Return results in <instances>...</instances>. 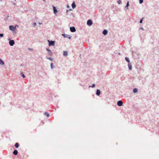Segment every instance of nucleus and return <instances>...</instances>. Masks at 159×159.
Segmentation results:
<instances>
[{
    "label": "nucleus",
    "mask_w": 159,
    "mask_h": 159,
    "mask_svg": "<svg viewBox=\"0 0 159 159\" xmlns=\"http://www.w3.org/2000/svg\"><path fill=\"white\" fill-rule=\"evenodd\" d=\"M100 94V92L99 89H97V92L96 93V94L97 95L99 96Z\"/></svg>",
    "instance_id": "11"
},
{
    "label": "nucleus",
    "mask_w": 159,
    "mask_h": 159,
    "mask_svg": "<svg viewBox=\"0 0 159 159\" xmlns=\"http://www.w3.org/2000/svg\"><path fill=\"white\" fill-rule=\"evenodd\" d=\"M0 64L3 65L4 64V62L0 59Z\"/></svg>",
    "instance_id": "18"
},
{
    "label": "nucleus",
    "mask_w": 159,
    "mask_h": 159,
    "mask_svg": "<svg viewBox=\"0 0 159 159\" xmlns=\"http://www.w3.org/2000/svg\"><path fill=\"white\" fill-rule=\"evenodd\" d=\"M95 86V84H93V85H92V86L91 87H92L93 88V87H94Z\"/></svg>",
    "instance_id": "31"
},
{
    "label": "nucleus",
    "mask_w": 159,
    "mask_h": 159,
    "mask_svg": "<svg viewBox=\"0 0 159 159\" xmlns=\"http://www.w3.org/2000/svg\"><path fill=\"white\" fill-rule=\"evenodd\" d=\"M48 59H49L50 60L52 61V59L51 57H49L48 58Z\"/></svg>",
    "instance_id": "24"
},
{
    "label": "nucleus",
    "mask_w": 159,
    "mask_h": 159,
    "mask_svg": "<svg viewBox=\"0 0 159 159\" xmlns=\"http://www.w3.org/2000/svg\"><path fill=\"white\" fill-rule=\"evenodd\" d=\"M63 55L65 56H66L68 55L67 52V51H64Z\"/></svg>",
    "instance_id": "15"
},
{
    "label": "nucleus",
    "mask_w": 159,
    "mask_h": 159,
    "mask_svg": "<svg viewBox=\"0 0 159 159\" xmlns=\"http://www.w3.org/2000/svg\"><path fill=\"white\" fill-rule=\"evenodd\" d=\"M16 27H18V26H17V25L16 26Z\"/></svg>",
    "instance_id": "34"
},
{
    "label": "nucleus",
    "mask_w": 159,
    "mask_h": 159,
    "mask_svg": "<svg viewBox=\"0 0 159 159\" xmlns=\"http://www.w3.org/2000/svg\"><path fill=\"white\" fill-rule=\"evenodd\" d=\"M143 2V0H139V3L140 4H142Z\"/></svg>",
    "instance_id": "22"
},
{
    "label": "nucleus",
    "mask_w": 159,
    "mask_h": 159,
    "mask_svg": "<svg viewBox=\"0 0 159 159\" xmlns=\"http://www.w3.org/2000/svg\"><path fill=\"white\" fill-rule=\"evenodd\" d=\"M52 65H53V64L52 63L51 64V68L52 69L53 68V66H52Z\"/></svg>",
    "instance_id": "28"
},
{
    "label": "nucleus",
    "mask_w": 159,
    "mask_h": 159,
    "mask_svg": "<svg viewBox=\"0 0 159 159\" xmlns=\"http://www.w3.org/2000/svg\"><path fill=\"white\" fill-rule=\"evenodd\" d=\"M143 20V18H142V19H141L140 20V23H142Z\"/></svg>",
    "instance_id": "30"
},
{
    "label": "nucleus",
    "mask_w": 159,
    "mask_h": 159,
    "mask_svg": "<svg viewBox=\"0 0 159 159\" xmlns=\"http://www.w3.org/2000/svg\"><path fill=\"white\" fill-rule=\"evenodd\" d=\"M39 24H42V23H39Z\"/></svg>",
    "instance_id": "33"
},
{
    "label": "nucleus",
    "mask_w": 159,
    "mask_h": 159,
    "mask_svg": "<svg viewBox=\"0 0 159 159\" xmlns=\"http://www.w3.org/2000/svg\"><path fill=\"white\" fill-rule=\"evenodd\" d=\"M13 153L15 155H16L17 154L18 151L17 150H15L13 152Z\"/></svg>",
    "instance_id": "13"
},
{
    "label": "nucleus",
    "mask_w": 159,
    "mask_h": 159,
    "mask_svg": "<svg viewBox=\"0 0 159 159\" xmlns=\"http://www.w3.org/2000/svg\"><path fill=\"white\" fill-rule=\"evenodd\" d=\"M128 66L129 70H131L132 69V66L131 65V64L130 63H129L128 64Z\"/></svg>",
    "instance_id": "14"
},
{
    "label": "nucleus",
    "mask_w": 159,
    "mask_h": 159,
    "mask_svg": "<svg viewBox=\"0 0 159 159\" xmlns=\"http://www.w3.org/2000/svg\"><path fill=\"white\" fill-rule=\"evenodd\" d=\"M70 29V31L72 32H75L76 31L75 28L74 27H71Z\"/></svg>",
    "instance_id": "2"
},
{
    "label": "nucleus",
    "mask_w": 159,
    "mask_h": 159,
    "mask_svg": "<svg viewBox=\"0 0 159 159\" xmlns=\"http://www.w3.org/2000/svg\"><path fill=\"white\" fill-rule=\"evenodd\" d=\"M15 43L14 41L13 40H10L9 41V43L11 46H13Z\"/></svg>",
    "instance_id": "3"
},
{
    "label": "nucleus",
    "mask_w": 159,
    "mask_h": 159,
    "mask_svg": "<svg viewBox=\"0 0 159 159\" xmlns=\"http://www.w3.org/2000/svg\"><path fill=\"white\" fill-rule=\"evenodd\" d=\"M67 8L69 9L70 8V6L68 5H67Z\"/></svg>",
    "instance_id": "29"
},
{
    "label": "nucleus",
    "mask_w": 159,
    "mask_h": 159,
    "mask_svg": "<svg viewBox=\"0 0 159 159\" xmlns=\"http://www.w3.org/2000/svg\"><path fill=\"white\" fill-rule=\"evenodd\" d=\"M138 90L137 89L135 88L134 89L133 92L134 93H136L137 92Z\"/></svg>",
    "instance_id": "16"
},
{
    "label": "nucleus",
    "mask_w": 159,
    "mask_h": 159,
    "mask_svg": "<svg viewBox=\"0 0 159 159\" xmlns=\"http://www.w3.org/2000/svg\"><path fill=\"white\" fill-rule=\"evenodd\" d=\"M46 49L47 51H48V54L51 56L52 55V53L51 52V50L49 49L48 48H47Z\"/></svg>",
    "instance_id": "8"
},
{
    "label": "nucleus",
    "mask_w": 159,
    "mask_h": 159,
    "mask_svg": "<svg viewBox=\"0 0 159 159\" xmlns=\"http://www.w3.org/2000/svg\"><path fill=\"white\" fill-rule=\"evenodd\" d=\"M21 74H22V76H23V78H25V76L23 74H22V73H21Z\"/></svg>",
    "instance_id": "25"
},
{
    "label": "nucleus",
    "mask_w": 159,
    "mask_h": 159,
    "mask_svg": "<svg viewBox=\"0 0 159 159\" xmlns=\"http://www.w3.org/2000/svg\"><path fill=\"white\" fill-rule=\"evenodd\" d=\"M54 11V13L56 15V14L57 12L58 11Z\"/></svg>",
    "instance_id": "23"
},
{
    "label": "nucleus",
    "mask_w": 159,
    "mask_h": 159,
    "mask_svg": "<svg viewBox=\"0 0 159 159\" xmlns=\"http://www.w3.org/2000/svg\"><path fill=\"white\" fill-rule=\"evenodd\" d=\"M36 25V23H34V26Z\"/></svg>",
    "instance_id": "32"
},
{
    "label": "nucleus",
    "mask_w": 159,
    "mask_h": 159,
    "mask_svg": "<svg viewBox=\"0 0 159 159\" xmlns=\"http://www.w3.org/2000/svg\"><path fill=\"white\" fill-rule=\"evenodd\" d=\"M117 104L119 106H121L123 105V102L121 101H119L117 102Z\"/></svg>",
    "instance_id": "4"
},
{
    "label": "nucleus",
    "mask_w": 159,
    "mask_h": 159,
    "mask_svg": "<svg viewBox=\"0 0 159 159\" xmlns=\"http://www.w3.org/2000/svg\"><path fill=\"white\" fill-rule=\"evenodd\" d=\"M71 6L73 9H74L76 7V5L74 2H73L72 3Z\"/></svg>",
    "instance_id": "9"
},
{
    "label": "nucleus",
    "mask_w": 159,
    "mask_h": 159,
    "mask_svg": "<svg viewBox=\"0 0 159 159\" xmlns=\"http://www.w3.org/2000/svg\"><path fill=\"white\" fill-rule=\"evenodd\" d=\"M107 30H104L103 31V34L104 35H106L107 34Z\"/></svg>",
    "instance_id": "12"
},
{
    "label": "nucleus",
    "mask_w": 159,
    "mask_h": 159,
    "mask_svg": "<svg viewBox=\"0 0 159 159\" xmlns=\"http://www.w3.org/2000/svg\"><path fill=\"white\" fill-rule=\"evenodd\" d=\"M117 3L119 4H121L122 2L120 0H118L117 1Z\"/></svg>",
    "instance_id": "19"
},
{
    "label": "nucleus",
    "mask_w": 159,
    "mask_h": 159,
    "mask_svg": "<svg viewBox=\"0 0 159 159\" xmlns=\"http://www.w3.org/2000/svg\"><path fill=\"white\" fill-rule=\"evenodd\" d=\"M44 114L45 115H46V116H47V117H48L49 116V114H48V113H47V112H45L44 113Z\"/></svg>",
    "instance_id": "21"
},
{
    "label": "nucleus",
    "mask_w": 159,
    "mask_h": 159,
    "mask_svg": "<svg viewBox=\"0 0 159 159\" xmlns=\"http://www.w3.org/2000/svg\"><path fill=\"white\" fill-rule=\"evenodd\" d=\"M3 36V34H0V37H2Z\"/></svg>",
    "instance_id": "26"
},
{
    "label": "nucleus",
    "mask_w": 159,
    "mask_h": 159,
    "mask_svg": "<svg viewBox=\"0 0 159 159\" xmlns=\"http://www.w3.org/2000/svg\"><path fill=\"white\" fill-rule=\"evenodd\" d=\"M129 2L128 1L127 2V3L126 5V6L125 7V9H126V10L128 9V7H129Z\"/></svg>",
    "instance_id": "10"
},
{
    "label": "nucleus",
    "mask_w": 159,
    "mask_h": 159,
    "mask_svg": "<svg viewBox=\"0 0 159 159\" xmlns=\"http://www.w3.org/2000/svg\"><path fill=\"white\" fill-rule=\"evenodd\" d=\"M87 24L88 25H91L92 24V21L90 20H88L87 22Z\"/></svg>",
    "instance_id": "5"
},
{
    "label": "nucleus",
    "mask_w": 159,
    "mask_h": 159,
    "mask_svg": "<svg viewBox=\"0 0 159 159\" xmlns=\"http://www.w3.org/2000/svg\"><path fill=\"white\" fill-rule=\"evenodd\" d=\"M125 59L126 61H127L129 63V60L128 58L126 57L125 58Z\"/></svg>",
    "instance_id": "20"
},
{
    "label": "nucleus",
    "mask_w": 159,
    "mask_h": 159,
    "mask_svg": "<svg viewBox=\"0 0 159 159\" xmlns=\"http://www.w3.org/2000/svg\"><path fill=\"white\" fill-rule=\"evenodd\" d=\"M53 10H57L56 7L54 6H53Z\"/></svg>",
    "instance_id": "27"
},
{
    "label": "nucleus",
    "mask_w": 159,
    "mask_h": 159,
    "mask_svg": "<svg viewBox=\"0 0 159 159\" xmlns=\"http://www.w3.org/2000/svg\"><path fill=\"white\" fill-rule=\"evenodd\" d=\"M48 42L49 43V46H54L55 45V42L54 41H50L49 40H48Z\"/></svg>",
    "instance_id": "1"
},
{
    "label": "nucleus",
    "mask_w": 159,
    "mask_h": 159,
    "mask_svg": "<svg viewBox=\"0 0 159 159\" xmlns=\"http://www.w3.org/2000/svg\"><path fill=\"white\" fill-rule=\"evenodd\" d=\"M15 146L16 148H18V147H19V144H18V143H15Z\"/></svg>",
    "instance_id": "17"
},
{
    "label": "nucleus",
    "mask_w": 159,
    "mask_h": 159,
    "mask_svg": "<svg viewBox=\"0 0 159 159\" xmlns=\"http://www.w3.org/2000/svg\"><path fill=\"white\" fill-rule=\"evenodd\" d=\"M16 27H14L12 25H10L9 26V29L13 31L15 29Z\"/></svg>",
    "instance_id": "6"
},
{
    "label": "nucleus",
    "mask_w": 159,
    "mask_h": 159,
    "mask_svg": "<svg viewBox=\"0 0 159 159\" xmlns=\"http://www.w3.org/2000/svg\"><path fill=\"white\" fill-rule=\"evenodd\" d=\"M62 35L64 37L67 38L69 39H70V37L69 35L67 34H62Z\"/></svg>",
    "instance_id": "7"
}]
</instances>
